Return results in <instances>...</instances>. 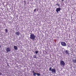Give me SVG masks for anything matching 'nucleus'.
<instances>
[{"instance_id":"obj_1","label":"nucleus","mask_w":76,"mask_h":76,"mask_svg":"<svg viewBox=\"0 0 76 76\" xmlns=\"http://www.w3.org/2000/svg\"><path fill=\"white\" fill-rule=\"evenodd\" d=\"M30 38L31 39L34 40V39H35V36L34 35V34H32V33H30Z\"/></svg>"},{"instance_id":"obj_2","label":"nucleus","mask_w":76,"mask_h":76,"mask_svg":"<svg viewBox=\"0 0 76 76\" xmlns=\"http://www.w3.org/2000/svg\"><path fill=\"white\" fill-rule=\"evenodd\" d=\"M49 71H51V72L53 73H56V69H52V67H50V68H49Z\"/></svg>"},{"instance_id":"obj_3","label":"nucleus","mask_w":76,"mask_h":76,"mask_svg":"<svg viewBox=\"0 0 76 76\" xmlns=\"http://www.w3.org/2000/svg\"><path fill=\"white\" fill-rule=\"evenodd\" d=\"M32 73H33V75L34 76H36V75L38 76H39L40 74L38 73H35L34 71H32Z\"/></svg>"},{"instance_id":"obj_4","label":"nucleus","mask_w":76,"mask_h":76,"mask_svg":"<svg viewBox=\"0 0 76 76\" xmlns=\"http://www.w3.org/2000/svg\"><path fill=\"white\" fill-rule=\"evenodd\" d=\"M60 44L63 46H66V44L65 42H60Z\"/></svg>"},{"instance_id":"obj_5","label":"nucleus","mask_w":76,"mask_h":76,"mask_svg":"<svg viewBox=\"0 0 76 76\" xmlns=\"http://www.w3.org/2000/svg\"><path fill=\"white\" fill-rule=\"evenodd\" d=\"M65 62L63 61H60V65L61 66H63L65 65Z\"/></svg>"},{"instance_id":"obj_6","label":"nucleus","mask_w":76,"mask_h":76,"mask_svg":"<svg viewBox=\"0 0 76 76\" xmlns=\"http://www.w3.org/2000/svg\"><path fill=\"white\" fill-rule=\"evenodd\" d=\"M7 52H10L11 51V49L9 48H7L6 49Z\"/></svg>"},{"instance_id":"obj_7","label":"nucleus","mask_w":76,"mask_h":76,"mask_svg":"<svg viewBox=\"0 0 76 76\" xmlns=\"http://www.w3.org/2000/svg\"><path fill=\"white\" fill-rule=\"evenodd\" d=\"M60 10H61V8H57V9H56V11L57 13H58V12L60 11Z\"/></svg>"},{"instance_id":"obj_8","label":"nucleus","mask_w":76,"mask_h":76,"mask_svg":"<svg viewBox=\"0 0 76 76\" xmlns=\"http://www.w3.org/2000/svg\"><path fill=\"white\" fill-rule=\"evenodd\" d=\"M65 52L66 55H69V51L68 50H65Z\"/></svg>"},{"instance_id":"obj_9","label":"nucleus","mask_w":76,"mask_h":76,"mask_svg":"<svg viewBox=\"0 0 76 76\" xmlns=\"http://www.w3.org/2000/svg\"><path fill=\"white\" fill-rule=\"evenodd\" d=\"M13 48H14V49H15V50H18L17 48V47L16 46H13Z\"/></svg>"},{"instance_id":"obj_10","label":"nucleus","mask_w":76,"mask_h":76,"mask_svg":"<svg viewBox=\"0 0 76 76\" xmlns=\"http://www.w3.org/2000/svg\"><path fill=\"white\" fill-rule=\"evenodd\" d=\"M72 62L74 63H76V59H72Z\"/></svg>"},{"instance_id":"obj_11","label":"nucleus","mask_w":76,"mask_h":76,"mask_svg":"<svg viewBox=\"0 0 76 76\" xmlns=\"http://www.w3.org/2000/svg\"><path fill=\"white\" fill-rule=\"evenodd\" d=\"M15 34L16 35L19 36V31L18 32H16V33H15Z\"/></svg>"},{"instance_id":"obj_12","label":"nucleus","mask_w":76,"mask_h":76,"mask_svg":"<svg viewBox=\"0 0 76 76\" xmlns=\"http://www.w3.org/2000/svg\"><path fill=\"white\" fill-rule=\"evenodd\" d=\"M5 33H8V30L7 29H5Z\"/></svg>"},{"instance_id":"obj_13","label":"nucleus","mask_w":76,"mask_h":76,"mask_svg":"<svg viewBox=\"0 0 76 76\" xmlns=\"http://www.w3.org/2000/svg\"><path fill=\"white\" fill-rule=\"evenodd\" d=\"M56 5L59 7L60 6V4L58 3H57V4H56Z\"/></svg>"},{"instance_id":"obj_14","label":"nucleus","mask_w":76,"mask_h":76,"mask_svg":"<svg viewBox=\"0 0 76 76\" xmlns=\"http://www.w3.org/2000/svg\"><path fill=\"white\" fill-rule=\"evenodd\" d=\"M38 51H35V53L36 54H38Z\"/></svg>"},{"instance_id":"obj_15","label":"nucleus","mask_w":76,"mask_h":76,"mask_svg":"<svg viewBox=\"0 0 76 76\" xmlns=\"http://www.w3.org/2000/svg\"><path fill=\"white\" fill-rule=\"evenodd\" d=\"M34 58H37V57H36V55H34Z\"/></svg>"},{"instance_id":"obj_16","label":"nucleus","mask_w":76,"mask_h":76,"mask_svg":"<svg viewBox=\"0 0 76 76\" xmlns=\"http://www.w3.org/2000/svg\"><path fill=\"white\" fill-rule=\"evenodd\" d=\"M35 11H36V9L34 10V11L35 12Z\"/></svg>"},{"instance_id":"obj_17","label":"nucleus","mask_w":76,"mask_h":76,"mask_svg":"<svg viewBox=\"0 0 76 76\" xmlns=\"http://www.w3.org/2000/svg\"><path fill=\"white\" fill-rule=\"evenodd\" d=\"M7 66H9V65H8V64H7Z\"/></svg>"},{"instance_id":"obj_18","label":"nucleus","mask_w":76,"mask_h":76,"mask_svg":"<svg viewBox=\"0 0 76 76\" xmlns=\"http://www.w3.org/2000/svg\"><path fill=\"white\" fill-rule=\"evenodd\" d=\"M24 3H25L24 5H25L26 4V1H24Z\"/></svg>"},{"instance_id":"obj_19","label":"nucleus","mask_w":76,"mask_h":76,"mask_svg":"<svg viewBox=\"0 0 76 76\" xmlns=\"http://www.w3.org/2000/svg\"><path fill=\"white\" fill-rule=\"evenodd\" d=\"M2 75V73H0V75Z\"/></svg>"},{"instance_id":"obj_20","label":"nucleus","mask_w":76,"mask_h":76,"mask_svg":"<svg viewBox=\"0 0 76 76\" xmlns=\"http://www.w3.org/2000/svg\"><path fill=\"white\" fill-rule=\"evenodd\" d=\"M1 48V45H0V48Z\"/></svg>"},{"instance_id":"obj_21","label":"nucleus","mask_w":76,"mask_h":76,"mask_svg":"<svg viewBox=\"0 0 76 76\" xmlns=\"http://www.w3.org/2000/svg\"><path fill=\"white\" fill-rule=\"evenodd\" d=\"M61 1H64V0H61Z\"/></svg>"}]
</instances>
